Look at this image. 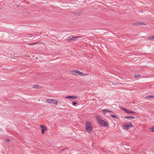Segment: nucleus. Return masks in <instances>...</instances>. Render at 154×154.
<instances>
[{
    "label": "nucleus",
    "instance_id": "obj_1",
    "mask_svg": "<svg viewBox=\"0 0 154 154\" xmlns=\"http://www.w3.org/2000/svg\"><path fill=\"white\" fill-rule=\"evenodd\" d=\"M95 118L99 124L103 125L105 128H108L109 127V125L106 122L101 119L98 116L96 115L95 116Z\"/></svg>",
    "mask_w": 154,
    "mask_h": 154
},
{
    "label": "nucleus",
    "instance_id": "obj_2",
    "mask_svg": "<svg viewBox=\"0 0 154 154\" xmlns=\"http://www.w3.org/2000/svg\"><path fill=\"white\" fill-rule=\"evenodd\" d=\"M85 128L89 133H91L93 131V128L91 123L90 122L87 121L85 124Z\"/></svg>",
    "mask_w": 154,
    "mask_h": 154
},
{
    "label": "nucleus",
    "instance_id": "obj_3",
    "mask_svg": "<svg viewBox=\"0 0 154 154\" xmlns=\"http://www.w3.org/2000/svg\"><path fill=\"white\" fill-rule=\"evenodd\" d=\"M122 127L124 130H128L129 129L134 128V126L131 123H128L123 124Z\"/></svg>",
    "mask_w": 154,
    "mask_h": 154
},
{
    "label": "nucleus",
    "instance_id": "obj_4",
    "mask_svg": "<svg viewBox=\"0 0 154 154\" xmlns=\"http://www.w3.org/2000/svg\"><path fill=\"white\" fill-rule=\"evenodd\" d=\"M71 73L74 75H80L83 76L87 75L88 74H84L83 72H80L78 70H74L70 72Z\"/></svg>",
    "mask_w": 154,
    "mask_h": 154
},
{
    "label": "nucleus",
    "instance_id": "obj_5",
    "mask_svg": "<svg viewBox=\"0 0 154 154\" xmlns=\"http://www.w3.org/2000/svg\"><path fill=\"white\" fill-rule=\"evenodd\" d=\"M46 102L49 104H53L57 105L58 103V101L53 99H48L46 100Z\"/></svg>",
    "mask_w": 154,
    "mask_h": 154
},
{
    "label": "nucleus",
    "instance_id": "obj_6",
    "mask_svg": "<svg viewBox=\"0 0 154 154\" xmlns=\"http://www.w3.org/2000/svg\"><path fill=\"white\" fill-rule=\"evenodd\" d=\"M41 128L42 133L43 134H44L45 133V131L47 130V128L44 125H40Z\"/></svg>",
    "mask_w": 154,
    "mask_h": 154
},
{
    "label": "nucleus",
    "instance_id": "obj_7",
    "mask_svg": "<svg viewBox=\"0 0 154 154\" xmlns=\"http://www.w3.org/2000/svg\"><path fill=\"white\" fill-rule=\"evenodd\" d=\"M81 37L77 36V37H72L68 39L67 40V41L68 42H71L73 41H75V39L77 38H81Z\"/></svg>",
    "mask_w": 154,
    "mask_h": 154
},
{
    "label": "nucleus",
    "instance_id": "obj_8",
    "mask_svg": "<svg viewBox=\"0 0 154 154\" xmlns=\"http://www.w3.org/2000/svg\"><path fill=\"white\" fill-rule=\"evenodd\" d=\"M65 98L66 99H72L74 100L78 98V97L75 96H67Z\"/></svg>",
    "mask_w": 154,
    "mask_h": 154
},
{
    "label": "nucleus",
    "instance_id": "obj_9",
    "mask_svg": "<svg viewBox=\"0 0 154 154\" xmlns=\"http://www.w3.org/2000/svg\"><path fill=\"white\" fill-rule=\"evenodd\" d=\"M40 87H40V86H39L37 85H36V84H35V85H33L32 86V88H35V89L39 88H40Z\"/></svg>",
    "mask_w": 154,
    "mask_h": 154
},
{
    "label": "nucleus",
    "instance_id": "obj_10",
    "mask_svg": "<svg viewBox=\"0 0 154 154\" xmlns=\"http://www.w3.org/2000/svg\"><path fill=\"white\" fill-rule=\"evenodd\" d=\"M147 39L149 40H154V35L148 37H147Z\"/></svg>",
    "mask_w": 154,
    "mask_h": 154
},
{
    "label": "nucleus",
    "instance_id": "obj_11",
    "mask_svg": "<svg viewBox=\"0 0 154 154\" xmlns=\"http://www.w3.org/2000/svg\"><path fill=\"white\" fill-rule=\"evenodd\" d=\"M125 118L126 119H128L129 118L134 119L135 118V117H134L132 116H127L126 117H125Z\"/></svg>",
    "mask_w": 154,
    "mask_h": 154
},
{
    "label": "nucleus",
    "instance_id": "obj_12",
    "mask_svg": "<svg viewBox=\"0 0 154 154\" xmlns=\"http://www.w3.org/2000/svg\"><path fill=\"white\" fill-rule=\"evenodd\" d=\"M134 77H135L136 78H139L140 76V75L139 74H135L134 75Z\"/></svg>",
    "mask_w": 154,
    "mask_h": 154
},
{
    "label": "nucleus",
    "instance_id": "obj_13",
    "mask_svg": "<svg viewBox=\"0 0 154 154\" xmlns=\"http://www.w3.org/2000/svg\"><path fill=\"white\" fill-rule=\"evenodd\" d=\"M149 131L150 132H154V127H152L149 128Z\"/></svg>",
    "mask_w": 154,
    "mask_h": 154
},
{
    "label": "nucleus",
    "instance_id": "obj_14",
    "mask_svg": "<svg viewBox=\"0 0 154 154\" xmlns=\"http://www.w3.org/2000/svg\"><path fill=\"white\" fill-rule=\"evenodd\" d=\"M103 111H106V112H112V111H111L109 109H105L102 110Z\"/></svg>",
    "mask_w": 154,
    "mask_h": 154
},
{
    "label": "nucleus",
    "instance_id": "obj_15",
    "mask_svg": "<svg viewBox=\"0 0 154 154\" xmlns=\"http://www.w3.org/2000/svg\"><path fill=\"white\" fill-rule=\"evenodd\" d=\"M135 112L132 111L128 110V113H134Z\"/></svg>",
    "mask_w": 154,
    "mask_h": 154
},
{
    "label": "nucleus",
    "instance_id": "obj_16",
    "mask_svg": "<svg viewBox=\"0 0 154 154\" xmlns=\"http://www.w3.org/2000/svg\"><path fill=\"white\" fill-rule=\"evenodd\" d=\"M121 109L122 110L125 111L127 113H128V110L126 109H124V108H122V109Z\"/></svg>",
    "mask_w": 154,
    "mask_h": 154
},
{
    "label": "nucleus",
    "instance_id": "obj_17",
    "mask_svg": "<svg viewBox=\"0 0 154 154\" xmlns=\"http://www.w3.org/2000/svg\"><path fill=\"white\" fill-rule=\"evenodd\" d=\"M148 97L150 98H154V96L153 95H151L150 96H147L146 97V98H147Z\"/></svg>",
    "mask_w": 154,
    "mask_h": 154
},
{
    "label": "nucleus",
    "instance_id": "obj_18",
    "mask_svg": "<svg viewBox=\"0 0 154 154\" xmlns=\"http://www.w3.org/2000/svg\"><path fill=\"white\" fill-rule=\"evenodd\" d=\"M111 116H112L113 118H116V119L118 118V117L117 116H116L115 115H111Z\"/></svg>",
    "mask_w": 154,
    "mask_h": 154
},
{
    "label": "nucleus",
    "instance_id": "obj_19",
    "mask_svg": "<svg viewBox=\"0 0 154 154\" xmlns=\"http://www.w3.org/2000/svg\"><path fill=\"white\" fill-rule=\"evenodd\" d=\"M77 103L76 102L73 101L72 102V104L73 106H75L77 104Z\"/></svg>",
    "mask_w": 154,
    "mask_h": 154
},
{
    "label": "nucleus",
    "instance_id": "obj_20",
    "mask_svg": "<svg viewBox=\"0 0 154 154\" xmlns=\"http://www.w3.org/2000/svg\"><path fill=\"white\" fill-rule=\"evenodd\" d=\"M38 43H29L28 44L29 45H36V44H37Z\"/></svg>",
    "mask_w": 154,
    "mask_h": 154
},
{
    "label": "nucleus",
    "instance_id": "obj_21",
    "mask_svg": "<svg viewBox=\"0 0 154 154\" xmlns=\"http://www.w3.org/2000/svg\"><path fill=\"white\" fill-rule=\"evenodd\" d=\"M6 142H8V143H10L11 141H10V140H9V139H7L6 140Z\"/></svg>",
    "mask_w": 154,
    "mask_h": 154
},
{
    "label": "nucleus",
    "instance_id": "obj_22",
    "mask_svg": "<svg viewBox=\"0 0 154 154\" xmlns=\"http://www.w3.org/2000/svg\"><path fill=\"white\" fill-rule=\"evenodd\" d=\"M140 25H146V24L143 23H140Z\"/></svg>",
    "mask_w": 154,
    "mask_h": 154
},
{
    "label": "nucleus",
    "instance_id": "obj_23",
    "mask_svg": "<svg viewBox=\"0 0 154 154\" xmlns=\"http://www.w3.org/2000/svg\"><path fill=\"white\" fill-rule=\"evenodd\" d=\"M140 23L137 22V23H136L135 24L136 25H140Z\"/></svg>",
    "mask_w": 154,
    "mask_h": 154
}]
</instances>
